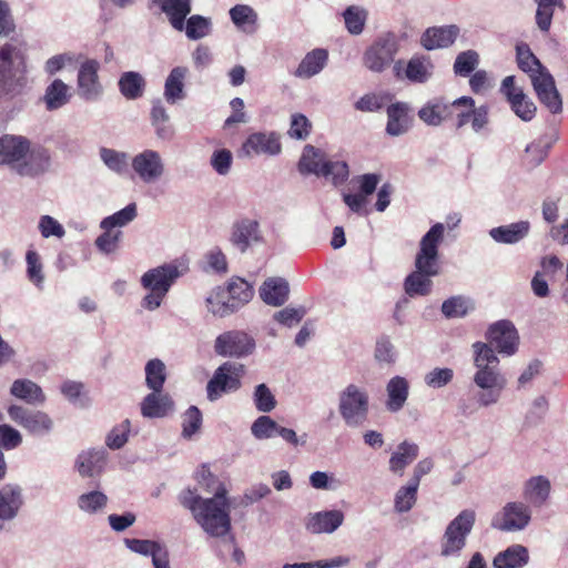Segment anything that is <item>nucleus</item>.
Wrapping results in <instances>:
<instances>
[{
    "label": "nucleus",
    "instance_id": "f257e3e1",
    "mask_svg": "<svg viewBox=\"0 0 568 568\" xmlns=\"http://www.w3.org/2000/svg\"><path fill=\"white\" fill-rule=\"evenodd\" d=\"M226 489L219 487L212 498H202L186 489L180 495V503L187 508L201 528L212 537H223L231 530L230 504Z\"/></svg>",
    "mask_w": 568,
    "mask_h": 568
},
{
    "label": "nucleus",
    "instance_id": "f03ea898",
    "mask_svg": "<svg viewBox=\"0 0 568 568\" xmlns=\"http://www.w3.org/2000/svg\"><path fill=\"white\" fill-rule=\"evenodd\" d=\"M474 384L479 388L475 395L478 407H489L497 404L507 385V379L499 368V358L495 351L486 343L473 344Z\"/></svg>",
    "mask_w": 568,
    "mask_h": 568
},
{
    "label": "nucleus",
    "instance_id": "7ed1b4c3",
    "mask_svg": "<svg viewBox=\"0 0 568 568\" xmlns=\"http://www.w3.org/2000/svg\"><path fill=\"white\" fill-rule=\"evenodd\" d=\"M445 227L436 223L422 237L415 258V271L405 280V291L409 296L427 295L432 277L439 274L438 245L443 241Z\"/></svg>",
    "mask_w": 568,
    "mask_h": 568
},
{
    "label": "nucleus",
    "instance_id": "20e7f679",
    "mask_svg": "<svg viewBox=\"0 0 568 568\" xmlns=\"http://www.w3.org/2000/svg\"><path fill=\"white\" fill-rule=\"evenodd\" d=\"M27 83L26 65L18 58L16 48L3 45L0 49V98L21 94Z\"/></svg>",
    "mask_w": 568,
    "mask_h": 568
},
{
    "label": "nucleus",
    "instance_id": "39448f33",
    "mask_svg": "<svg viewBox=\"0 0 568 568\" xmlns=\"http://www.w3.org/2000/svg\"><path fill=\"white\" fill-rule=\"evenodd\" d=\"M338 412L348 427L364 425L369 413L368 393L355 384L347 385L338 395Z\"/></svg>",
    "mask_w": 568,
    "mask_h": 568
},
{
    "label": "nucleus",
    "instance_id": "423d86ee",
    "mask_svg": "<svg viewBox=\"0 0 568 568\" xmlns=\"http://www.w3.org/2000/svg\"><path fill=\"white\" fill-rule=\"evenodd\" d=\"M475 520V511L465 509L448 524L440 540V556L457 557L460 555Z\"/></svg>",
    "mask_w": 568,
    "mask_h": 568
},
{
    "label": "nucleus",
    "instance_id": "0eeeda50",
    "mask_svg": "<svg viewBox=\"0 0 568 568\" xmlns=\"http://www.w3.org/2000/svg\"><path fill=\"white\" fill-rule=\"evenodd\" d=\"M398 51V38L394 33L383 34L366 49L363 63L372 72L381 73L394 62Z\"/></svg>",
    "mask_w": 568,
    "mask_h": 568
},
{
    "label": "nucleus",
    "instance_id": "6e6552de",
    "mask_svg": "<svg viewBox=\"0 0 568 568\" xmlns=\"http://www.w3.org/2000/svg\"><path fill=\"white\" fill-rule=\"evenodd\" d=\"M243 364L225 362L219 366L213 377L206 385L207 399L217 400L224 393L235 392L241 387V378L244 376Z\"/></svg>",
    "mask_w": 568,
    "mask_h": 568
},
{
    "label": "nucleus",
    "instance_id": "1a4fd4ad",
    "mask_svg": "<svg viewBox=\"0 0 568 568\" xmlns=\"http://www.w3.org/2000/svg\"><path fill=\"white\" fill-rule=\"evenodd\" d=\"M8 415L12 422L33 436L48 435L54 427L53 419L43 410L13 404L8 407Z\"/></svg>",
    "mask_w": 568,
    "mask_h": 568
},
{
    "label": "nucleus",
    "instance_id": "9d476101",
    "mask_svg": "<svg viewBox=\"0 0 568 568\" xmlns=\"http://www.w3.org/2000/svg\"><path fill=\"white\" fill-rule=\"evenodd\" d=\"M131 166L136 176L145 184L160 181L165 174V163L160 152L144 149L131 160Z\"/></svg>",
    "mask_w": 568,
    "mask_h": 568
},
{
    "label": "nucleus",
    "instance_id": "9b49d317",
    "mask_svg": "<svg viewBox=\"0 0 568 568\" xmlns=\"http://www.w3.org/2000/svg\"><path fill=\"white\" fill-rule=\"evenodd\" d=\"M488 345L501 355L511 356L517 352L519 336L515 325L507 320L491 324L486 333Z\"/></svg>",
    "mask_w": 568,
    "mask_h": 568
},
{
    "label": "nucleus",
    "instance_id": "f8f14e48",
    "mask_svg": "<svg viewBox=\"0 0 568 568\" xmlns=\"http://www.w3.org/2000/svg\"><path fill=\"white\" fill-rule=\"evenodd\" d=\"M255 348L254 339L242 331H229L220 334L214 343L217 355L230 357H244Z\"/></svg>",
    "mask_w": 568,
    "mask_h": 568
},
{
    "label": "nucleus",
    "instance_id": "ddd939ff",
    "mask_svg": "<svg viewBox=\"0 0 568 568\" xmlns=\"http://www.w3.org/2000/svg\"><path fill=\"white\" fill-rule=\"evenodd\" d=\"M474 106V100L469 97H462L453 102L444 99H433L418 111L419 119L427 125L437 126L452 116L454 106Z\"/></svg>",
    "mask_w": 568,
    "mask_h": 568
},
{
    "label": "nucleus",
    "instance_id": "4468645a",
    "mask_svg": "<svg viewBox=\"0 0 568 568\" xmlns=\"http://www.w3.org/2000/svg\"><path fill=\"white\" fill-rule=\"evenodd\" d=\"M531 519V510L521 501L507 503L500 514L493 519V526L501 531H518L526 528Z\"/></svg>",
    "mask_w": 568,
    "mask_h": 568
},
{
    "label": "nucleus",
    "instance_id": "2eb2a0df",
    "mask_svg": "<svg viewBox=\"0 0 568 568\" xmlns=\"http://www.w3.org/2000/svg\"><path fill=\"white\" fill-rule=\"evenodd\" d=\"M280 136L275 132H256L247 136L239 150V158L274 156L281 153Z\"/></svg>",
    "mask_w": 568,
    "mask_h": 568
},
{
    "label": "nucleus",
    "instance_id": "dca6fc26",
    "mask_svg": "<svg viewBox=\"0 0 568 568\" xmlns=\"http://www.w3.org/2000/svg\"><path fill=\"white\" fill-rule=\"evenodd\" d=\"M531 83L540 101L552 114L562 111V100L558 92L554 77L547 71L532 74Z\"/></svg>",
    "mask_w": 568,
    "mask_h": 568
},
{
    "label": "nucleus",
    "instance_id": "f3484780",
    "mask_svg": "<svg viewBox=\"0 0 568 568\" xmlns=\"http://www.w3.org/2000/svg\"><path fill=\"white\" fill-rule=\"evenodd\" d=\"M433 63L428 57L414 55L404 67L403 60L394 62L393 72L397 79H408L414 83H425L433 73Z\"/></svg>",
    "mask_w": 568,
    "mask_h": 568
},
{
    "label": "nucleus",
    "instance_id": "a211bd4d",
    "mask_svg": "<svg viewBox=\"0 0 568 568\" xmlns=\"http://www.w3.org/2000/svg\"><path fill=\"white\" fill-rule=\"evenodd\" d=\"M99 62L95 60L84 61L78 73L79 95L85 101L98 100L103 92V87L99 81Z\"/></svg>",
    "mask_w": 568,
    "mask_h": 568
},
{
    "label": "nucleus",
    "instance_id": "6ab92c4d",
    "mask_svg": "<svg viewBox=\"0 0 568 568\" xmlns=\"http://www.w3.org/2000/svg\"><path fill=\"white\" fill-rule=\"evenodd\" d=\"M30 141L21 135L0 138V164L9 165L17 173L29 151Z\"/></svg>",
    "mask_w": 568,
    "mask_h": 568
},
{
    "label": "nucleus",
    "instance_id": "aec40b11",
    "mask_svg": "<svg viewBox=\"0 0 568 568\" xmlns=\"http://www.w3.org/2000/svg\"><path fill=\"white\" fill-rule=\"evenodd\" d=\"M24 503L22 487L18 484H6L0 487V531L3 521L14 519Z\"/></svg>",
    "mask_w": 568,
    "mask_h": 568
},
{
    "label": "nucleus",
    "instance_id": "412c9836",
    "mask_svg": "<svg viewBox=\"0 0 568 568\" xmlns=\"http://www.w3.org/2000/svg\"><path fill=\"white\" fill-rule=\"evenodd\" d=\"M179 276L180 272L175 265L164 264L144 273L141 284L149 291L155 290L166 294Z\"/></svg>",
    "mask_w": 568,
    "mask_h": 568
},
{
    "label": "nucleus",
    "instance_id": "4be33fe9",
    "mask_svg": "<svg viewBox=\"0 0 568 568\" xmlns=\"http://www.w3.org/2000/svg\"><path fill=\"white\" fill-rule=\"evenodd\" d=\"M344 521L341 510H325L310 514L305 521V528L311 534H332Z\"/></svg>",
    "mask_w": 568,
    "mask_h": 568
},
{
    "label": "nucleus",
    "instance_id": "5701e85b",
    "mask_svg": "<svg viewBox=\"0 0 568 568\" xmlns=\"http://www.w3.org/2000/svg\"><path fill=\"white\" fill-rule=\"evenodd\" d=\"M458 33L459 29L454 24L432 27L422 34L420 44L428 51L447 48L455 42Z\"/></svg>",
    "mask_w": 568,
    "mask_h": 568
},
{
    "label": "nucleus",
    "instance_id": "b1692460",
    "mask_svg": "<svg viewBox=\"0 0 568 568\" xmlns=\"http://www.w3.org/2000/svg\"><path fill=\"white\" fill-rule=\"evenodd\" d=\"M173 410V400L169 394L152 390L141 403V414L148 418H161Z\"/></svg>",
    "mask_w": 568,
    "mask_h": 568
},
{
    "label": "nucleus",
    "instance_id": "393cba45",
    "mask_svg": "<svg viewBox=\"0 0 568 568\" xmlns=\"http://www.w3.org/2000/svg\"><path fill=\"white\" fill-rule=\"evenodd\" d=\"M262 240L258 223L254 220H242L234 224L231 242L243 253L247 247Z\"/></svg>",
    "mask_w": 568,
    "mask_h": 568
},
{
    "label": "nucleus",
    "instance_id": "a878e982",
    "mask_svg": "<svg viewBox=\"0 0 568 568\" xmlns=\"http://www.w3.org/2000/svg\"><path fill=\"white\" fill-rule=\"evenodd\" d=\"M50 166V154L47 149L36 146L29 151L23 159L22 164L19 165L18 174L21 176H37L44 173Z\"/></svg>",
    "mask_w": 568,
    "mask_h": 568
},
{
    "label": "nucleus",
    "instance_id": "bb28decb",
    "mask_svg": "<svg viewBox=\"0 0 568 568\" xmlns=\"http://www.w3.org/2000/svg\"><path fill=\"white\" fill-rule=\"evenodd\" d=\"M126 547L136 554L152 557L154 568H170L168 556L162 551L159 542L145 539H129L124 540Z\"/></svg>",
    "mask_w": 568,
    "mask_h": 568
},
{
    "label": "nucleus",
    "instance_id": "cd10ccee",
    "mask_svg": "<svg viewBox=\"0 0 568 568\" xmlns=\"http://www.w3.org/2000/svg\"><path fill=\"white\" fill-rule=\"evenodd\" d=\"M530 231V223L528 221H518L507 225L493 227L489 231L490 237L503 244H516L524 240Z\"/></svg>",
    "mask_w": 568,
    "mask_h": 568
},
{
    "label": "nucleus",
    "instance_id": "c85d7f7f",
    "mask_svg": "<svg viewBox=\"0 0 568 568\" xmlns=\"http://www.w3.org/2000/svg\"><path fill=\"white\" fill-rule=\"evenodd\" d=\"M288 283L282 277H271L260 287V296L264 303L282 306L288 300Z\"/></svg>",
    "mask_w": 568,
    "mask_h": 568
},
{
    "label": "nucleus",
    "instance_id": "c756f323",
    "mask_svg": "<svg viewBox=\"0 0 568 568\" xmlns=\"http://www.w3.org/2000/svg\"><path fill=\"white\" fill-rule=\"evenodd\" d=\"M418 453L419 447L417 444L407 440L402 442L388 460L389 471L394 475L403 476L405 468L418 457Z\"/></svg>",
    "mask_w": 568,
    "mask_h": 568
},
{
    "label": "nucleus",
    "instance_id": "7c9ffc66",
    "mask_svg": "<svg viewBox=\"0 0 568 568\" xmlns=\"http://www.w3.org/2000/svg\"><path fill=\"white\" fill-rule=\"evenodd\" d=\"M10 394L29 405H42L47 399L42 388L27 378L16 379L10 387Z\"/></svg>",
    "mask_w": 568,
    "mask_h": 568
},
{
    "label": "nucleus",
    "instance_id": "2f4dec72",
    "mask_svg": "<svg viewBox=\"0 0 568 568\" xmlns=\"http://www.w3.org/2000/svg\"><path fill=\"white\" fill-rule=\"evenodd\" d=\"M408 111L409 108L404 102H396L387 108V134L398 136L408 131L410 126Z\"/></svg>",
    "mask_w": 568,
    "mask_h": 568
},
{
    "label": "nucleus",
    "instance_id": "473e14b6",
    "mask_svg": "<svg viewBox=\"0 0 568 568\" xmlns=\"http://www.w3.org/2000/svg\"><path fill=\"white\" fill-rule=\"evenodd\" d=\"M327 60L328 53L325 49H314L306 53L294 71V75L301 79H310L325 68Z\"/></svg>",
    "mask_w": 568,
    "mask_h": 568
},
{
    "label": "nucleus",
    "instance_id": "72a5a7b5",
    "mask_svg": "<svg viewBox=\"0 0 568 568\" xmlns=\"http://www.w3.org/2000/svg\"><path fill=\"white\" fill-rule=\"evenodd\" d=\"M551 485L545 476L529 478L524 486V498L535 507H541L550 495Z\"/></svg>",
    "mask_w": 568,
    "mask_h": 568
},
{
    "label": "nucleus",
    "instance_id": "f704fd0d",
    "mask_svg": "<svg viewBox=\"0 0 568 568\" xmlns=\"http://www.w3.org/2000/svg\"><path fill=\"white\" fill-rule=\"evenodd\" d=\"M187 73L186 67H175L170 71L164 84V98L169 103L175 104L185 98L184 80Z\"/></svg>",
    "mask_w": 568,
    "mask_h": 568
},
{
    "label": "nucleus",
    "instance_id": "c9c22d12",
    "mask_svg": "<svg viewBox=\"0 0 568 568\" xmlns=\"http://www.w3.org/2000/svg\"><path fill=\"white\" fill-rule=\"evenodd\" d=\"M104 464V449H89L78 456L75 467L82 477H92L102 470Z\"/></svg>",
    "mask_w": 568,
    "mask_h": 568
},
{
    "label": "nucleus",
    "instance_id": "e433bc0d",
    "mask_svg": "<svg viewBox=\"0 0 568 568\" xmlns=\"http://www.w3.org/2000/svg\"><path fill=\"white\" fill-rule=\"evenodd\" d=\"M327 158L322 150L307 144L304 146L298 170L302 174H315L321 176Z\"/></svg>",
    "mask_w": 568,
    "mask_h": 568
},
{
    "label": "nucleus",
    "instance_id": "4c0bfd02",
    "mask_svg": "<svg viewBox=\"0 0 568 568\" xmlns=\"http://www.w3.org/2000/svg\"><path fill=\"white\" fill-rule=\"evenodd\" d=\"M205 303L207 311L214 316L225 317L236 312V305L232 303L223 286L213 288L205 298Z\"/></svg>",
    "mask_w": 568,
    "mask_h": 568
},
{
    "label": "nucleus",
    "instance_id": "58836bf2",
    "mask_svg": "<svg viewBox=\"0 0 568 568\" xmlns=\"http://www.w3.org/2000/svg\"><path fill=\"white\" fill-rule=\"evenodd\" d=\"M529 554L526 547L513 545L499 552L493 561L495 568H523L528 564Z\"/></svg>",
    "mask_w": 568,
    "mask_h": 568
},
{
    "label": "nucleus",
    "instance_id": "ea45409f",
    "mask_svg": "<svg viewBox=\"0 0 568 568\" xmlns=\"http://www.w3.org/2000/svg\"><path fill=\"white\" fill-rule=\"evenodd\" d=\"M408 382L402 376H395L387 383L386 407L389 412L395 413L404 407L408 397Z\"/></svg>",
    "mask_w": 568,
    "mask_h": 568
},
{
    "label": "nucleus",
    "instance_id": "a19ab883",
    "mask_svg": "<svg viewBox=\"0 0 568 568\" xmlns=\"http://www.w3.org/2000/svg\"><path fill=\"white\" fill-rule=\"evenodd\" d=\"M161 10L166 14L171 26L182 31L185 18L191 12V0H162Z\"/></svg>",
    "mask_w": 568,
    "mask_h": 568
},
{
    "label": "nucleus",
    "instance_id": "79ce46f5",
    "mask_svg": "<svg viewBox=\"0 0 568 568\" xmlns=\"http://www.w3.org/2000/svg\"><path fill=\"white\" fill-rule=\"evenodd\" d=\"M118 85L125 99L136 100L144 93L145 80L139 72L126 71L120 75Z\"/></svg>",
    "mask_w": 568,
    "mask_h": 568
},
{
    "label": "nucleus",
    "instance_id": "37998d69",
    "mask_svg": "<svg viewBox=\"0 0 568 568\" xmlns=\"http://www.w3.org/2000/svg\"><path fill=\"white\" fill-rule=\"evenodd\" d=\"M71 98L69 87L60 79H55L47 89L43 97L45 108L53 111L65 105Z\"/></svg>",
    "mask_w": 568,
    "mask_h": 568
},
{
    "label": "nucleus",
    "instance_id": "c03bdc74",
    "mask_svg": "<svg viewBox=\"0 0 568 568\" xmlns=\"http://www.w3.org/2000/svg\"><path fill=\"white\" fill-rule=\"evenodd\" d=\"M232 22L242 31L252 33L256 29L257 14L246 4H236L230 10Z\"/></svg>",
    "mask_w": 568,
    "mask_h": 568
},
{
    "label": "nucleus",
    "instance_id": "a18cd8bd",
    "mask_svg": "<svg viewBox=\"0 0 568 568\" xmlns=\"http://www.w3.org/2000/svg\"><path fill=\"white\" fill-rule=\"evenodd\" d=\"M517 63L520 70L529 73L532 79L534 73L539 71H547V69L540 63L536 55L531 52L527 43H520L516 47Z\"/></svg>",
    "mask_w": 568,
    "mask_h": 568
},
{
    "label": "nucleus",
    "instance_id": "49530a36",
    "mask_svg": "<svg viewBox=\"0 0 568 568\" xmlns=\"http://www.w3.org/2000/svg\"><path fill=\"white\" fill-rule=\"evenodd\" d=\"M418 487L409 480L405 486L397 489L394 497V509L396 513H407L414 507L417 500Z\"/></svg>",
    "mask_w": 568,
    "mask_h": 568
},
{
    "label": "nucleus",
    "instance_id": "de8ad7c7",
    "mask_svg": "<svg viewBox=\"0 0 568 568\" xmlns=\"http://www.w3.org/2000/svg\"><path fill=\"white\" fill-rule=\"evenodd\" d=\"M510 94L511 97L508 99V102L515 114L523 121H531L537 111L535 103L524 92H513Z\"/></svg>",
    "mask_w": 568,
    "mask_h": 568
},
{
    "label": "nucleus",
    "instance_id": "09e8293b",
    "mask_svg": "<svg viewBox=\"0 0 568 568\" xmlns=\"http://www.w3.org/2000/svg\"><path fill=\"white\" fill-rule=\"evenodd\" d=\"M166 379L165 365L159 359H150L145 365V383L151 390H161Z\"/></svg>",
    "mask_w": 568,
    "mask_h": 568
},
{
    "label": "nucleus",
    "instance_id": "8fccbe9b",
    "mask_svg": "<svg viewBox=\"0 0 568 568\" xmlns=\"http://www.w3.org/2000/svg\"><path fill=\"white\" fill-rule=\"evenodd\" d=\"M535 2L537 3L536 23L541 31H548L555 9L564 7V0H535Z\"/></svg>",
    "mask_w": 568,
    "mask_h": 568
},
{
    "label": "nucleus",
    "instance_id": "3c124183",
    "mask_svg": "<svg viewBox=\"0 0 568 568\" xmlns=\"http://www.w3.org/2000/svg\"><path fill=\"white\" fill-rule=\"evenodd\" d=\"M321 176L329 180L334 185L345 183L349 176V168L345 161L327 159Z\"/></svg>",
    "mask_w": 568,
    "mask_h": 568
},
{
    "label": "nucleus",
    "instance_id": "603ef678",
    "mask_svg": "<svg viewBox=\"0 0 568 568\" xmlns=\"http://www.w3.org/2000/svg\"><path fill=\"white\" fill-rule=\"evenodd\" d=\"M225 291H227V295L232 303L236 305V311L246 304L253 296L251 286L242 278L232 280L227 287H225Z\"/></svg>",
    "mask_w": 568,
    "mask_h": 568
},
{
    "label": "nucleus",
    "instance_id": "864d4df0",
    "mask_svg": "<svg viewBox=\"0 0 568 568\" xmlns=\"http://www.w3.org/2000/svg\"><path fill=\"white\" fill-rule=\"evenodd\" d=\"M278 428L280 425L274 419L267 415H262L253 422L251 433L256 439L264 440L277 436Z\"/></svg>",
    "mask_w": 568,
    "mask_h": 568
},
{
    "label": "nucleus",
    "instance_id": "5fc2aeb1",
    "mask_svg": "<svg viewBox=\"0 0 568 568\" xmlns=\"http://www.w3.org/2000/svg\"><path fill=\"white\" fill-rule=\"evenodd\" d=\"M106 504V495L99 490L82 494L78 498V507L88 514H95L102 510Z\"/></svg>",
    "mask_w": 568,
    "mask_h": 568
},
{
    "label": "nucleus",
    "instance_id": "6e6d98bb",
    "mask_svg": "<svg viewBox=\"0 0 568 568\" xmlns=\"http://www.w3.org/2000/svg\"><path fill=\"white\" fill-rule=\"evenodd\" d=\"M100 158L103 163L113 172L122 174L128 169V154L113 149L102 148Z\"/></svg>",
    "mask_w": 568,
    "mask_h": 568
},
{
    "label": "nucleus",
    "instance_id": "4d7b16f0",
    "mask_svg": "<svg viewBox=\"0 0 568 568\" xmlns=\"http://www.w3.org/2000/svg\"><path fill=\"white\" fill-rule=\"evenodd\" d=\"M136 217V205L135 203H130L124 209L118 211L116 213L104 217L100 227H122L132 222Z\"/></svg>",
    "mask_w": 568,
    "mask_h": 568
},
{
    "label": "nucleus",
    "instance_id": "13d9d810",
    "mask_svg": "<svg viewBox=\"0 0 568 568\" xmlns=\"http://www.w3.org/2000/svg\"><path fill=\"white\" fill-rule=\"evenodd\" d=\"M555 140L549 136H541L526 148V153L534 166L539 165L548 155Z\"/></svg>",
    "mask_w": 568,
    "mask_h": 568
},
{
    "label": "nucleus",
    "instance_id": "bf43d9fd",
    "mask_svg": "<svg viewBox=\"0 0 568 568\" xmlns=\"http://www.w3.org/2000/svg\"><path fill=\"white\" fill-rule=\"evenodd\" d=\"M210 20L199 14L190 17L186 24L184 23L186 37L192 40L206 37L210 32Z\"/></svg>",
    "mask_w": 568,
    "mask_h": 568
},
{
    "label": "nucleus",
    "instance_id": "052dcab7",
    "mask_svg": "<svg viewBox=\"0 0 568 568\" xmlns=\"http://www.w3.org/2000/svg\"><path fill=\"white\" fill-rule=\"evenodd\" d=\"M104 232L97 237L95 246L104 254L114 253L119 247V242L122 235L121 231H115L110 227H101Z\"/></svg>",
    "mask_w": 568,
    "mask_h": 568
},
{
    "label": "nucleus",
    "instance_id": "680f3d73",
    "mask_svg": "<svg viewBox=\"0 0 568 568\" xmlns=\"http://www.w3.org/2000/svg\"><path fill=\"white\" fill-rule=\"evenodd\" d=\"M202 426V413L196 406H190L183 415L182 436L191 438Z\"/></svg>",
    "mask_w": 568,
    "mask_h": 568
},
{
    "label": "nucleus",
    "instance_id": "e2e57ef3",
    "mask_svg": "<svg viewBox=\"0 0 568 568\" xmlns=\"http://www.w3.org/2000/svg\"><path fill=\"white\" fill-rule=\"evenodd\" d=\"M254 404L258 412L270 413L276 406V399L265 384H260L254 390Z\"/></svg>",
    "mask_w": 568,
    "mask_h": 568
},
{
    "label": "nucleus",
    "instance_id": "0e129e2a",
    "mask_svg": "<svg viewBox=\"0 0 568 568\" xmlns=\"http://www.w3.org/2000/svg\"><path fill=\"white\" fill-rule=\"evenodd\" d=\"M344 20L352 34H359L364 29L366 11L357 7H349L344 12Z\"/></svg>",
    "mask_w": 568,
    "mask_h": 568
},
{
    "label": "nucleus",
    "instance_id": "69168bd1",
    "mask_svg": "<svg viewBox=\"0 0 568 568\" xmlns=\"http://www.w3.org/2000/svg\"><path fill=\"white\" fill-rule=\"evenodd\" d=\"M478 64V54L473 50L462 52L457 55L454 63V71L459 75H468Z\"/></svg>",
    "mask_w": 568,
    "mask_h": 568
},
{
    "label": "nucleus",
    "instance_id": "338daca9",
    "mask_svg": "<svg viewBox=\"0 0 568 568\" xmlns=\"http://www.w3.org/2000/svg\"><path fill=\"white\" fill-rule=\"evenodd\" d=\"M130 433V420L125 419L112 428L106 437V446L111 449H120L128 442Z\"/></svg>",
    "mask_w": 568,
    "mask_h": 568
},
{
    "label": "nucleus",
    "instance_id": "774afa93",
    "mask_svg": "<svg viewBox=\"0 0 568 568\" xmlns=\"http://www.w3.org/2000/svg\"><path fill=\"white\" fill-rule=\"evenodd\" d=\"M233 162V155L227 149L215 150L211 156V165L220 175L229 174Z\"/></svg>",
    "mask_w": 568,
    "mask_h": 568
}]
</instances>
